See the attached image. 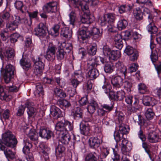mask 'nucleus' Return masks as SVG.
I'll list each match as a JSON object with an SVG mask.
<instances>
[{
	"label": "nucleus",
	"instance_id": "obj_1",
	"mask_svg": "<svg viewBox=\"0 0 161 161\" xmlns=\"http://www.w3.org/2000/svg\"><path fill=\"white\" fill-rule=\"evenodd\" d=\"M2 140L3 145L9 147H14L17 142L14 136L10 131L5 132L2 134Z\"/></svg>",
	"mask_w": 161,
	"mask_h": 161
},
{
	"label": "nucleus",
	"instance_id": "obj_2",
	"mask_svg": "<svg viewBox=\"0 0 161 161\" xmlns=\"http://www.w3.org/2000/svg\"><path fill=\"white\" fill-rule=\"evenodd\" d=\"M14 67L10 64L6 66L5 69L4 79L6 84L10 82L11 78L14 75Z\"/></svg>",
	"mask_w": 161,
	"mask_h": 161
},
{
	"label": "nucleus",
	"instance_id": "obj_3",
	"mask_svg": "<svg viewBox=\"0 0 161 161\" xmlns=\"http://www.w3.org/2000/svg\"><path fill=\"white\" fill-rule=\"evenodd\" d=\"M81 28L79 31L78 37L84 41L90 37V31L89 30L90 26L89 25H81Z\"/></svg>",
	"mask_w": 161,
	"mask_h": 161
},
{
	"label": "nucleus",
	"instance_id": "obj_4",
	"mask_svg": "<svg viewBox=\"0 0 161 161\" xmlns=\"http://www.w3.org/2000/svg\"><path fill=\"white\" fill-rule=\"evenodd\" d=\"M57 49L55 45L51 43L49 44L45 55V58L48 61H53L54 60Z\"/></svg>",
	"mask_w": 161,
	"mask_h": 161
},
{
	"label": "nucleus",
	"instance_id": "obj_5",
	"mask_svg": "<svg viewBox=\"0 0 161 161\" xmlns=\"http://www.w3.org/2000/svg\"><path fill=\"white\" fill-rule=\"evenodd\" d=\"M57 4L56 2H49L43 6L42 11L45 13H55L57 11Z\"/></svg>",
	"mask_w": 161,
	"mask_h": 161
},
{
	"label": "nucleus",
	"instance_id": "obj_6",
	"mask_svg": "<svg viewBox=\"0 0 161 161\" xmlns=\"http://www.w3.org/2000/svg\"><path fill=\"white\" fill-rule=\"evenodd\" d=\"M35 35L41 38L45 37L47 33L46 26L42 23H40L38 26L35 28Z\"/></svg>",
	"mask_w": 161,
	"mask_h": 161
},
{
	"label": "nucleus",
	"instance_id": "obj_7",
	"mask_svg": "<svg viewBox=\"0 0 161 161\" xmlns=\"http://www.w3.org/2000/svg\"><path fill=\"white\" fill-rule=\"evenodd\" d=\"M158 20V18H154L152 20L151 22H146V24L148 25L147 26V29L149 32H150L152 34H155L158 31V28L156 25L157 24Z\"/></svg>",
	"mask_w": 161,
	"mask_h": 161
},
{
	"label": "nucleus",
	"instance_id": "obj_8",
	"mask_svg": "<svg viewBox=\"0 0 161 161\" xmlns=\"http://www.w3.org/2000/svg\"><path fill=\"white\" fill-rule=\"evenodd\" d=\"M87 69H96L99 65L98 59L95 57L89 56L87 59Z\"/></svg>",
	"mask_w": 161,
	"mask_h": 161
},
{
	"label": "nucleus",
	"instance_id": "obj_9",
	"mask_svg": "<svg viewBox=\"0 0 161 161\" xmlns=\"http://www.w3.org/2000/svg\"><path fill=\"white\" fill-rule=\"evenodd\" d=\"M114 89L120 88L123 85V79L119 76H113L111 80Z\"/></svg>",
	"mask_w": 161,
	"mask_h": 161
},
{
	"label": "nucleus",
	"instance_id": "obj_10",
	"mask_svg": "<svg viewBox=\"0 0 161 161\" xmlns=\"http://www.w3.org/2000/svg\"><path fill=\"white\" fill-rule=\"evenodd\" d=\"M69 1L73 4L75 7L79 8L80 7L83 11L86 10L88 11V7L85 3L84 2L81 0H69Z\"/></svg>",
	"mask_w": 161,
	"mask_h": 161
},
{
	"label": "nucleus",
	"instance_id": "obj_11",
	"mask_svg": "<svg viewBox=\"0 0 161 161\" xmlns=\"http://www.w3.org/2000/svg\"><path fill=\"white\" fill-rule=\"evenodd\" d=\"M89 144L92 148L98 147L102 142L101 138L98 136L91 137L89 140Z\"/></svg>",
	"mask_w": 161,
	"mask_h": 161
},
{
	"label": "nucleus",
	"instance_id": "obj_12",
	"mask_svg": "<svg viewBox=\"0 0 161 161\" xmlns=\"http://www.w3.org/2000/svg\"><path fill=\"white\" fill-rule=\"evenodd\" d=\"M50 115L55 119H57L62 116L60 110L54 105L52 106L51 107Z\"/></svg>",
	"mask_w": 161,
	"mask_h": 161
},
{
	"label": "nucleus",
	"instance_id": "obj_13",
	"mask_svg": "<svg viewBox=\"0 0 161 161\" xmlns=\"http://www.w3.org/2000/svg\"><path fill=\"white\" fill-rule=\"evenodd\" d=\"M141 9L142 10L143 15L145 17L146 22H149V21L151 22L153 19L158 18L156 16H153L151 14L150 10L148 8L142 7Z\"/></svg>",
	"mask_w": 161,
	"mask_h": 161
},
{
	"label": "nucleus",
	"instance_id": "obj_14",
	"mask_svg": "<svg viewBox=\"0 0 161 161\" xmlns=\"http://www.w3.org/2000/svg\"><path fill=\"white\" fill-rule=\"evenodd\" d=\"M90 35L93 36V38L96 40L99 39L102 36L103 32L100 31L99 29L95 27H93L92 28L90 27Z\"/></svg>",
	"mask_w": 161,
	"mask_h": 161
},
{
	"label": "nucleus",
	"instance_id": "obj_15",
	"mask_svg": "<svg viewBox=\"0 0 161 161\" xmlns=\"http://www.w3.org/2000/svg\"><path fill=\"white\" fill-rule=\"evenodd\" d=\"M80 133L84 135L88 134L90 130V125L87 122L83 121L80 124Z\"/></svg>",
	"mask_w": 161,
	"mask_h": 161
},
{
	"label": "nucleus",
	"instance_id": "obj_16",
	"mask_svg": "<svg viewBox=\"0 0 161 161\" xmlns=\"http://www.w3.org/2000/svg\"><path fill=\"white\" fill-rule=\"evenodd\" d=\"M98 151L95 149L94 152H90L85 156V161H97Z\"/></svg>",
	"mask_w": 161,
	"mask_h": 161
},
{
	"label": "nucleus",
	"instance_id": "obj_17",
	"mask_svg": "<svg viewBox=\"0 0 161 161\" xmlns=\"http://www.w3.org/2000/svg\"><path fill=\"white\" fill-rule=\"evenodd\" d=\"M39 134V136L42 138L47 139H49L53 135L52 131L43 128L40 129Z\"/></svg>",
	"mask_w": 161,
	"mask_h": 161
},
{
	"label": "nucleus",
	"instance_id": "obj_18",
	"mask_svg": "<svg viewBox=\"0 0 161 161\" xmlns=\"http://www.w3.org/2000/svg\"><path fill=\"white\" fill-rule=\"evenodd\" d=\"M59 142L61 143L67 145L70 141L71 138L68 132L59 134Z\"/></svg>",
	"mask_w": 161,
	"mask_h": 161
},
{
	"label": "nucleus",
	"instance_id": "obj_19",
	"mask_svg": "<svg viewBox=\"0 0 161 161\" xmlns=\"http://www.w3.org/2000/svg\"><path fill=\"white\" fill-rule=\"evenodd\" d=\"M98 107L97 103L93 100H92L89 103L87 109L88 111L90 114L93 113L96 108Z\"/></svg>",
	"mask_w": 161,
	"mask_h": 161
},
{
	"label": "nucleus",
	"instance_id": "obj_20",
	"mask_svg": "<svg viewBox=\"0 0 161 161\" xmlns=\"http://www.w3.org/2000/svg\"><path fill=\"white\" fill-rule=\"evenodd\" d=\"M154 99L148 96H144L142 99V103L145 106H153L155 104Z\"/></svg>",
	"mask_w": 161,
	"mask_h": 161
},
{
	"label": "nucleus",
	"instance_id": "obj_21",
	"mask_svg": "<svg viewBox=\"0 0 161 161\" xmlns=\"http://www.w3.org/2000/svg\"><path fill=\"white\" fill-rule=\"evenodd\" d=\"M115 67L118 73L124 75L125 77L126 74V68L122 63L119 62L115 64Z\"/></svg>",
	"mask_w": 161,
	"mask_h": 161
},
{
	"label": "nucleus",
	"instance_id": "obj_22",
	"mask_svg": "<svg viewBox=\"0 0 161 161\" xmlns=\"http://www.w3.org/2000/svg\"><path fill=\"white\" fill-rule=\"evenodd\" d=\"M60 34L62 36L69 40L72 36V31L68 27L63 28L61 31Z\"/></svg>",
	"mask_w": 161,
	"mask_h": 161
},
{
	"label": "nucleus",
	"instance_id": "obj_23",
	"mask_svg": "<svg viewBox=\"0 0 161 161\" xmlns=\"http://www.w3.org/2000/svg\"><path fill=\"white\" fill-rule=\"evenodd\" d=\"M41 148V152L45 160L47 161L49 158L48 153L50 151V148L48 147L43 144L40 145Z\"/></svg>",
	"mask_w": 161,
	"mask_h": 161
},
{
	"label": "nucleus",
	"instance_id": "obj_24",
	"mask_svg": "<svg viewBox=\"0 0 161 161\" xmlns=\"http://www.w3.org/2000/svg\"><path fill=\"white\" fill-rule=\"evenodd\" d=\"M87 76L90 79V80H92L96 78L99 75V72L97 69H87Z\"/></svg>",
	"mask_w": 161,
	"mask_h": 161
},
{
	"label": "nucleus",
	"instance_id": "obj_25",
	"mask_svg": "<svg viewBox=\"0 0 161 161\" xmlns=\"http://www.w3.org/2000/svg\"><path fill=\"white\" fill-rule=\"evenodd\" d=\"M20 62L23 68L24 69L28 70L31 66V63L30 60L26 58H22L20 60Z\"/></svg>",
	"mask_w": 161,
	"mask_h": 161
},
{
	"label": "nucleus",
	"instance_id": "obj_26",
	"mask_svg": "<svg viewBox=\"0 0 161 161\" xmlns=\"http://www.w3.org/2000/svg\"><path fill=\"white\" fill-rule=\"evenodd\" d=\"M133 7V4H126L122 5L119 8V11L120 14H123L131 10Z\"/></svg>",
	"mask_w": 161,
	"mask_h": 161
},
{
	"label": "nucleus",
	"instance_id": "obj_27",
	"mask_svg": "<svg viewBox=\"0 0 161 161\" xmlns=\"http://www.w3.org/2000/svg\"><path fill=\"white\" fill-rule=\"evenodd\" d=\"M55 128L57 131L59 132V134L67 132L65 130L64 123L62 121H60L57 122Z\"/></svg>",
	"mask_w": 161,
	"mask_h": 161
},
{
	"label": "nucleus",
	"instance_id": "obj_28",
	"mask_svg": "<svg viewBox=\"0 0 161 161\" xmlns=\"http://www.w3.org/2000/svg\"><path fill=\"white\" fill-rule=\"evenodd\" d=\"M28 130L29 131L28 133H27V131H25L28 136L32 141H37L38 139V136L36 131L34 129Z\"/></svg>",
	"mask_w": 161,
	"mask_h": 161
},
{
	"label": "nucleus",
	"instance_id": "obj_29",
	"mask_svg": "<svg viewBox=\"0 0 161 161\" xmlns=\"http://www.w3.org/2000/svg\"><path fill=\"white\" fill-rule=\"evenodd\" d=\"M147 138L148 141L151 142H156L158 141L159 136L156 132H153L149 134Z\"/></svg>",
	"mask_w": 161,
	"mask_h": 161
},
{
	"label": "nucleus",
	"instance_id": "obj_30",
	"mask_svg": "<svg viewBox=\"0 0 161 161\" xmlns=\"http://www.w3.org/2000/svg\"><path fill=\"white\" fill-rule=\"evenodd\" d=\"M14 50L11 48H8L6 49L4 53V56L7 59L14 58Z\"/></svg>",
	"mask_w": 161,
	"mask_h": 161
},
{
	"label": "nucleus",
	"instance_id": "obj_31",
	"mask_svg": "<svg viewBox=\"0 0 161 161\" xmlns=\"http://www.w3.org/2000/svg\"><path fill=\"white\" fill-rule=\"evenodd\" d=\"M134 16L136 19L141 20L143 19V13L142 10L139 8H136L134 10Z\"/></svg>",
	"mask_w": 161,
	"mask_h": 161
},
{
	"label": "nucleus",
	"instance_id": "obj_32",
	"mask_svg": "<svg viewBox=\"0 0 161 161\" xmlns=\"http://www.w3.org/2000/svg\"><path fill=\"white\" fill-rule=\"evenodd\" d=\"M72 114L75 119L81 118L82 116V111L80 107H76L72 111Z\"/></svg>",
	"mask_w": 161,
	"mask_h": 161
},
{
	"label": "nucleus",
	"instance_id": "obj_33",
	"mask_svg": "<svg viewBox=\"0 0 161 161\" xmlns=\"http://www.w3.org/2000/svg\"><path fill=\"white\" fill-rule=\"evenodd\" d=\"M90 16L88 14H84L83 16H82L81 18L80 21V27L81 25H88V24L90 23L91 21V20Z\"/></svg>",
	"mask_w": 161,
	"mask_h": 161
},
{
	"label": "nucleus",
	"instance_id": "obj_34",
	"mask_svg": "<svg viewBox=\"0 0 161 161\" xmlns=\"http://www.w3.org/2000/svg\"><path fill=\"white\" fill-rule=\"evenodd\" d=\"M4 149L1 150L4 151V153L7 158H9L11 159L14 158L15 157L14 153L11 151V150L3 145Z\"/></svg>",
	"mask_w": 161,
	"mask_h": 161
},
{
	"label": "nucleus",
	"instance_id": "obj_35",
	"mask_svg": "<svg viewBox=\"0 0 161 161\" xmlns=\"http://www.w3.org/2000/svg\"><path fill=\"white\" fill-rule=\"evenodd\" d=\"M57 103L60 107L62 108H68L71 105L70 102L65 99L58 100L57 102Z\"/></svg>",
	"mask_w": 161,
	"mask_h": 161
},
{
	"label": "nucleus",
	"instance_id": "obj_36",
	"mask_svg": "<svg viewBox=\"0 0 161 161\" xmlns=\"http://www.w3.org/2000/svg\"><path fill=\"white\" fill-rule=\"evenodd\" d=\"M121 56V54L119 50H113L109 56V58L113 60H116Z\"/></svg>",
	"mask_w": 161,
	"mask_h": 161
},
{
	"label": "nucleus",
	"instance_id": "obj_37",
	"mask_svg": "<svg viewBox=\"0 0 161 161\" xmlns=\"http://www.w3.org/2000/svg\"><path fill=\"white\" fill-rule=\"evenodd\" d=\"M145 115L147 119H151L153 118L155 115V113L152 108H147L146 109Z\"/></svg>",
	"mask_w": 161,
	"mask_h": 161
},
{
	"label": "nucleus",
	"instance_id": "obj_38",
	"mask_svg": "<svg viewBox=\"0 0 161 161\" xmlns=\"http://www.w3.org/2000/svg\"><path fill=\"white\" fill-rule=\"evenodd\" d=\"M69 24L70 25H72V27H74L76 18V14L75 12H71L69 14Z\"/></svg>",
	"mask_w": 161,
	"mask_h": 161
},
{
	"label": "nucleus",
	"instance_id": "obj_39",
	"mask_svg": "<svg viewBox=\"0 0 161 161\" xmlns=\"http://www.w3.org/2000/svg\"><path fill=\"white\" fill-rule=\"evenodd\" d=\"M134 103L133 104H131L130 110L133 112H136L137 110H138L139 108V101L137 99L135 98L133 100Z\"/></svg>",
	"mask_w": 161,
	"mask_h": 161
},
{
	"label": "nucleus",
	"instance_id": "obj_40",
	"mask_svg": "<svg viewBox=\"0 0 161 161\" xmlns=\"http://www.w3.org/2000/svg\"><path fill=\"white\" fill-rule=\"evenodd\" d=\"M104 69L106 73H111L113 70L114 66L110 62H107L104 66Z\"/></svg>",
	"mask_w": 161,
	"mask_h": 161
},
{
	"label": "nucleus",
	"instance_id": "obj_41",
	"mask_svg": "<svg viewBox=\"0 0 161 161\" xmlns=\"http://www.w3.org/2000/svg\"><path fill=\"white\" fill-rule=\"evenodd\" d=\"M54 92L56 96L58 98H64L66 96V93L59 89L56 88L55 89Z\"/></svg>",
	"mask_w": 161,
	"mask_h": 161
},
{
	"label": "nucleus",
	"instance_id": "obj_42",
	"mask_svg": "<svg viewBox=\"0 0 161 161\" xmlns=\"http://www.w3.org/2000/svg\"><path fill=\"white\" fill-rule=\"evenodd\" d=\"M124 89L127 92H129L131 91V88L132 86V83L130 80H125L124 82H123Z\"/></svg>",
	"mask_w": 161,
	"mask_h": 161
},
{
	"label": "nucleus",
	"instance_id": "obj_43",
	"mask_svg": "<svg viewBox=\"0 0 161 161\" xmlns=\"http://www.w3.org/2000/svg\"><path fill=\"white\" fill-rule=\"evenodd\" d=\"M97 50V47L95 44L90 46L87 48V52L90 55H95L96 53Z\"/></svg>",
	"mask_w": 161,
	"mask_h": 161
},
{
	"label": "nucleus",
	"instance_id": "obj_44",
	"mask_svg": "<svg viewBox=\"0 0 161 161\" xmlns=\"http://www.w3.org/2000/svg\"><path fill=\"white\" fill-rule=\"evenodd\" d=\"M102 90L106 94L109 93L112 88L110 84L108 83L105 82L104 85L103 86Z\"/></svg>",
	"mask_w": 161,
	"mask_h": 161
},
{
	"label": "nucleus",
	"instance_id": "obj_45",
	"mask_svg": "<svg viewBox=\"0 0 161 161\" xmlns=\"http://www.w3.org/2000/svg\"><path fill=\"white\" fill-rule=\"evenodd\" d=\"M127 125L123 124H121L119 125V129L118 131L123 135L126 134L128 133L127 129Z\"/></svg>",
	"mask_w": 161,
	"mask_h": 161
},
{
	"label": "nucleus",
	"instance_id": "obj_46",
	"mask_svg": "<svg viewBox=\"0 0 161 161\" xmlns=\"http://www.w3.org/2000/svg\"><path fill=\"white\" fill-rule=\"evenodd\" d=\"M128 25L127 21L125 19L119 21L117 24L118 28L119 30L125 29Z\"/></svg>",
	"mask_w": 161,
	"mask_h": 161
},
{
	"label": "nucleus",
	"instance_id": "obj_47",
	"mask_svg": "<svg viewBox=\"0 0 161 161\" xmlns=\"http://www.w3.org/2000/svg\"><path fill=\"white\" fill-rule=\"evenodd\" d=\"M74 78L82 81L83 79L82 73L80 70L76 71L74 72Z\"/></svg>",
	"mask_w": 161,
	"mask_h": 161
},
{
	"label": "nucleus",
	"instance_id": "obj_48",
	"mask_svg": "<svg viewBox=\"0 0 161 161\" xmlns=\"http://www.w3.org/2000/svg\"><path fill=\"white\" fill-rule=\"evenodd\" d=\"M65 147L61 144H58L56 148L55 152L57 154L62 155L65 150Z\"/></svg>",
	"mask_w": 161,
	"mask_h": 161
},
{
	"label": "nucleus",
	"instance_id": "obj_49",
	"mask_svg": "<svg viewBox=\"0 0 161 161\" xmlns=\"http://www.w3.org/2000/svg\"><path fill=\"white\" fill-rule=\"evenodd\" d=\"M32 144L29 142H27L24 147L23 149V151L24 153L25 154H28L30 151V148L31 147Z\"/></svg>",
	"mask_w": 161,
	"mask_h": 161
},
{
	"label": "nucleus",
	"instance_id": "obj_50",
	"mask_svg": "<svg viewBox=\"0 0 161 161\" xmlns=\"http://www.w3.org/2000/svg\"><path fill=\"white\" fill-rule=\"evenodd\" d=\"M65 54L66 53L64 52L63 49H59L56 53L58 59L59 60L63 59L64 58Z\"/></svg>",
	"mask_w": 161,
	"mask_h": 161
},
{
	"label": "nucleus",
	"instance_id": "obj_51",
	"mask_svg": "<svg viewBox=\"0 0 161 161\" xmlns=\"http://www.w3.org/2000/svg\"><path fill=\"white\" fill-rule=\"evenodd\" d=\"M64 123L66 131L67 132L73 129V125L71 122L67 120H64Z\"/></svg>",
	"mask_w": 161,
	"mask_h": 161
},
{
	"label": "nucleus",
	"instance_id": "obj_52",
	"mask_svg": "<svg viewBox=\"0 0 161 161\" xmlns=\"http://www.w3.org/2000/svg\"><path fill=\"white\" fill-rule=\"evenodd\" d=\"M82 1L84 2L87 5L92 6H96L99 3L98 0H83Z\"/></svg>",
	"mask_w": 161,
	"mask_h": 161
},
{
	"label": "nucleus",
	"instance_id": "obj_53",
	"mask_svg": "<svg viewBox=\"0 0 161 161\" xmlns=\"http://www.w3.org/2000/svg\"><path fill=\"white\" fill-rule=\"evenodd\" d=\"M102 108L106 110L107 112H110L111 111L113 108L114 106L112 103L103 104L101 105Z\"/></svg>",
	"mask_w": 161,
	"mask_h": 161
},
{
	"label": "nucleus",
	"instance_id": "obj_54",
	"mask_svg": "<svg viewBox=\"0 0 161 161\" xmlns=\"http://www.w3.org/2000/svg\"><path fill=\"white\" fill-rule=\"evenodd\" d=\"M14 4L16 8L19 10L22 13H24V11L22 8L23 4L22 2L20 1H16Z\"/></svg>",
	"mask_w": 161,
	"mask_h": 161
},
{
	"label": "nucleus",
	"instance_id": "obj_55",
	"mask_svg": "<svg viewBox=\"0 0 161 161\" xmlns=\"http://www.w3.org/2000/svg\"><path fill=\"white\" fill-rule=\"evenodd\" d=\"M139 92L142 94H144L147 91V86L143 83H141L138 85Z\"/></svg>",
	"mask_w": 161,
	"mask_h": 161
},
{
	"label": "nucleus",
	"instance_id": "obj_56",
	"mask_svg": "<svg viewBox=\"0 0 161 161\" xmlns=\"http://www.w3.org/2000/svg\"><path fill=\"white\" fill-rule=\"evenodd\" d=\"M36 109L34 108H30L28 109L27 113L28 114L29 119L33 118L34 117L36 114Z\"/></svg>",
	"mask_w": 161,
	"mask_h": 161
},
{
	"label": "nucleus",
	"instance_id": "obj_57",
	"mask_svg": "<svg viewBox=\"0 0 161 161\" xmlns=\"http://www.w3.org/2000/svg\"><path fill=\"white\" fill-rule=\"evenodd\" d=\"M123 135L120 133L118 131H115L114 132V137L116 142L118 143L119 142L123 137Z\"/></svg>",
	"mask_w": 161,
	"mask_h": 161
},
{
	"label": "nucleus",
	"instance_id": "obj_58",
	"mask_svg": "<svg viewBox=\"0 0 161 161\" xmlns=\"http://www.w3.org/2000/svg\"><path fill=\"white\" fill-rule=\"evenodd\" d=\"M125 97V93L124 91L121 90L117 92V100H122Z\"/></svg>",
	"mask_w": 161,
	"mask_h": 161
},
{
	"label": "nucleus",
	"instance_id": "obj_59",
	"mask_svg": "<svg viewBox=\"0 0 161 161\" xmlns=\"http://www.w3.org/2000/svg\"><path fill=\"white\" fill-rule=\"evenodd\" d=\"M110 49L107 46H104L103 48V52L105 56H109L111 52Z\"/></svg>",
	"mask_w": 161,
	"mask_h": 161
},
{
	"label": "nucleus",
	"instance_id": "obj_60",
	"mask_svg": "<svg viewBox=\"0 0 161 161\" xmlns=\"http://www.w3.org/2000/svg\"><path fill=\"white\" fill-rule=\"evenodd\" d=\"M19 35L17 33H15L11 35L10 40L11 43H14L17 41Z\"/></svg>",
	"mask_w": 161,
	"mask_h": 161
},
{
	"label": "nucleus",
	"instance_id": "obj_61",
	"mask_svg": "<svg viewBox=\"0 0 161 161\" xmlns=\"http://www.w3.org/2000/svg\"><path fill=\"white\" fill-rule=\"evenodd\" d=\"M117 117L118 121L119 123H121L124 119V115L123 114L120 112H117L115 115Z\"/></svg>",
	"mask_w": 161,
	"mask_h": 161
},
{
	"label": "nucleus",
	"instance_id": "obj_62",
	"mask_svg": "<svg viewBox=\"0 0 161 161\" xmlns=\"http://www.w3.org/2000/svg\"><path fill=\"white\" fill-rule=\"evenodd\" d=\"M5 88L9 92H16L18 91L19 88L14 86H5Z\"/></svg>",
	"mask_w": 161,
	"mask_h": 161
},
{
	"label": "nucleus",
	"instance_id": "obj_63",
	"mask_svg": "<svg viewBox=\"0 0 161 161\" xmlns=\"http://www.w3.org/2000/svg\"><path fill=\"white\" fill-rule=\"evenodd\" d=\"M105 15L108 19V23L114 22L115 19V16L114 14L112 13H108Z\"/></svg>",
	"mask_w": 161,
	"mask_h": 161
},
{
	"label": "nucleus",
	"instance_id": "obj_64",
	"mask_svg": "<svg viewBox=\"0 0 161 161\" xmlns=\"http://www.w3.org/2000/svg\"><path fill=\"white\" fill-rule=\"evenodd\" d=\"M34 65L41 67L42 68H44V64L41 61V59L40 58H36L35 59L34 58L33 60Z\"/></svg>",
	"mask_w": 161,
	"mask_h": 161
}]
</instances>
